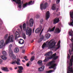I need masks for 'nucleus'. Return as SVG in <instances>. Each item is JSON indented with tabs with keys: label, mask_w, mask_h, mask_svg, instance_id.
Returning <instances> with one entry per match:
<instances>
[{
	"label": "nucleus",
	"mask_w": 73,
	"mask_h": 73,
	"mask_svg": "<svg viewBox=\"0 0 73 73\" xmlns=\"http://www.w3.org/2000/svg\"><path fill=\"white\" fill-rule=\"evenodd\" d=\"M56 42L54 41L53 39H52L49 42L48 41L46 42H44L42 45V49H44L45 47L48 46L49 49H50L51 50H54L55 51H56L60 47V41H59L56 46Z\"/></svg>",
	"instance_id": "obj_1"
},
{
	"label": "nucleus",
	"mask_w": 73,
	"mask_h": 73,
	"mask_svg": "<svg viewBox=\"0 0 73 73\" xmlns=\"http://www.w3.org/2000/svg\"><path fill=\"white\" fill-rule=\"evenodd\" d=\"M5 39H7L5 42L3 40L0 41V49L4 48L6 45L9 42H13L14 41V36L13 35L8 36V34H5L4 36Z\"/></svg>",
	"instance_id": "obj_2"
},
{
	"label": "nucleus",
	"mask_w": 73,
	"mask_h": 73,
	"mask_svg": "<svg viewBox=\"0 0 73 73\" xmlns=\"http://www.w3.org/2000/svg\"><path fill=\"white\" fill-rule=\"evenodd\" d=\"M52 54H53V52L52 51H50L45 54L44 56L47 57L45 58V60L43 61V62H47V61L49 60L52 59V58H53V59L54 60H55L57 59V58L58 57V56H56V53H55L52 55Z\"/></svg>",
	"instance_id": "obj_3"
},
{
	"label": "nucleus",
	"mask_w": 73,
	"mask_h": 73,
	"mask_svg": "<svg viewBox=\"0 0 73 73\" xmlns=\"http://www.w3.org/2000/svg\"><path fill=\"white\" fill-rule=\"evenodd\" d=\"M20 28L21 31V32H18L16 31L15 34V40H17V38H18V37H20V35H21V33L22 34V36L25 39L26 38V36L25 35V33L23 31V29L22 28V25H21L19 26Z\"/></svg>",
	"instance_id": "obj_4"
},
{
	"label": "nucleus",
	"mask_w": 73,
	"mask_h": 73,
	"mask_svg": "<svg viewBox=\"0 0 73 73\" xmlns=\"http://www.w3.org/2000/svg\"><path fill=\"white\" fill-rule=\"evenodd\" d=\"M12 47V44H10L9 46V54L10 57H12L13 60H15L16 58V56H15V54H13V51L11 50V48Z\"/></svg>",
	"instance_id": "obj_5"
},
{
	"label": "nucleus",
	"mask_w": 73,
	"mask_h": 73,
	"mask_svg": "<svg viewBox=\"0 0 73 73\" xmlns=\"http://www.w3.org/2000/svg\"><path fill=\"white\" fill-rule=\"evenodd\" d=\"M55 62L54 61H52L49 62L46 64L47 66H51L49 67L50 69L53 68L54 69H56V64H54Z\"/></svg>",
	"instance_id": "obj_6"
},
{
	"label": "nucleus",
	"mask_w": 73,
	"mask_h": 73,
	"mask_svg": "<svg viewBox=\"0 0 73 73\" xmlns=\"http://www.w3.org/2000/svg\"><path fill=\"white\" fill-rule=\"evenodd\" d=\"M26 33L27 35H29V36H30L32 34V29L29 27H27L26 29Z\"/></svg>",
	"instance_id": "obj_7"
},
{
	"label": "nucleus",
	"mask_w": 73,
	"mask_h": 73,
	"mask_svg": "<svg viewBox=\"0 0 73 73\" xmlns=\"http://www.w3.org/2000/svg\"><path fill=\"white\" fill-rule=\"evenodd\" d=\"M13 1L15 2L16 4H18V7L19 8H21V5L23 4V2H21V0H12Z\"/></svg>",
	"instance_id": "obj_8"
},
{
	"label": "nucleus",
	"mask_w": 73,
	"mask_h": 73,
	"mask_svg": "<svg viewBox=\"0 0 73 73\" xmlns=\"http://www.w3.org/2000/svg\"><path fill=\"white\" fill-rule=\"evenodd\" d=\"M20 62V60L19 59H18L17 60V61H16V60L13 61L12 62L10 63V64H12L13 65H15V64H17L18 65H21Z\"/></svg>",
	"instance_id": "obj_9"
},
{
	"label": "nucleus",
	"mask_w": 73,
	"mask_h": 73,
	"mask_svg": "<svg viewBox=\"0 0 73 73\" xmlns=\"http://www.w3.org/2000/svg\"><path fill=\"white\" fill-rule=\"evenodd\" d=\"M70 14L71 17L70 20H72V22L69 23L68 24L69 25H70V26H72L73 27V19H72V18H73V11L72 12H70Z\"/></svg>",
	"instance_id": "obj_10"
},
{
	"label": "nucleus",
	"mask_w": 73,
	"mask_h": 73,
	"mask_svg": "<svg viewBox=\"0 0 73 73\" xmlns=\"http://www.w3.org/2000/svg\"><path fill=\"white\" fill-rule=\"evenodd\" d=\"M48 4L47 3H46L44 4V5L43 4H40V8L41 10H42V9H45V8L48 7Z\"/></svg>",
	"instance_id": "obj_11"
},
{
	"label": "nucleus",
	"mask_w": 73,
	"mask_h": 73,
	"mask_svg": "<svg viewBox=\"0 0 73 73\" xmlns=\"http://www.w3.org/2000/svg\"><path fill=\"white\" fill-rule=\"evenodd\" d=\"M34 1H33V2L32 3V4H31L33 2L32 1H31L29 3H26L24 4L23 5V8H25L27 7V5H32V4H34Z\"/></svg>",
	"instance_id": "obj_12"
},
{
	"label": "nucleus",
	"mask_w": 73,
	"mask_h": 73,
	"mask_svg": "<svg viewBox=\"0 0 73 73\" xmlns=\"http://www.w3.org/2000/svg\"><path fill=\"white\" fill-rule=\"evenodd\" d=\"M41 29H42V27H41V25H40V27L38 28L35 30V33H40V31H41Z\"/></svg>",
	"instance_id": "obj_13"
},
{
	"label": "nucleus",
	"mask_w": 73,
	"mask_h": 73,
	"mask_svg": "<svg viewBox=\"0 0 73 73\" xmlns=\"http://www.w3.org/2000/svg\"><path fill=\"white\" fill-rule=\"evenodd\" d=\"M34 21L33 19H31L29 22V25L30 27H32L33 25Z\"/></svg>",
	"instance_id": "obj_14"
},
{
	"label": "nucleus",
	"mask_w": 73,
	"mask_h": 73,
	"mask_svg": "<svg viewBox=\"0 0 73 73\" xmlns=\"http://www.w3.org/2000/svg\"><path fill=\"white\" fill-rule=\"evenodd\" d=\"M50 17V13L49 11H48L46 14V20H48Z\"/></svg>",
	"instance_id": "obj_15"
},
{
	"label": "nucleus",
	"mask_w": 73,
	"mask_h": 73,
	"mask_svg": "<svg viewBox=\"0 0 73 73\" xmlns=\"http://www.w3.org/2000/svg\"><path fill=\"white\" fill-rule=\"evenodd\" d=\"M44 68H45V66H43L40 68H39L38 69V71L39 72H42L44 70Z\"/></svg>",
	"instance_id": "obj_16"
},
{
	"label": "nucleus",
	"mask_w": 73,
	"mask_h": 73,
	"mask_svg": "<svg viewBox=\"0 0 73 73\" xmlns=\"http://www.w3.org/2000/svg\"><path fill=\"white\" fill-rule=\"evenodd\" d=\"M18 68L19 70H18V72L19 73H21V72H23L22 70H23V68L22 66H19Z\"/></svg>",
	"instance_id": "obj_17"
},
{
	"label": "nucleus",
	"mask_w": 73,
	"mask_h": 73,
	"mask_svg": "<svg viewBox=\"0 0 73 73\" xmlns=\"http://www.w3.org/2000/svg\"><path fill=\"white\" fill-rule=\"evenodd\" d=\"M59 21V18H56L54 20L53 23L54 24H56V23H58Z\"/></svg>",
	"instance_id": "obj_18"
},
{
	"label": "nucleus",
	"mask_w": 73,
	"mask_h": 73,
	"mask_svg": "<svg viewBox=\"0 0 73 73\" xmlns=\"http://www.w3.org/2000/svg\"><path fill=\"white\" fill-rule=\"evenodd\" d=\"M61 32V31L60 30V29L58 27H57L55 30V33H59Z\"/></svg>",
	"instance_id": "obj_19"
},
{
	"label": "nucleus",
	"mask_w": 73,
	"mask_h": 73,
	"mask_svg": "<svg viewBox=\"0 0 73 73\" xmlns=\"http://www.w3.org/2000/svg\"><path fill=\"white\" fill-rule=\"evenodd\" d=\"M55 27L54 26L51 29L50 28H49L48 29V32H53L54 31V29H55Z\"/></svg>",
	"instance_id": "obj_20"
},
{
	"label": "nucleus",
	"mask_w": 73,
	"mask_h": 73,
	"mask_svg": "<svg viewBox=\"0 0 73 73\" xmlns=\"http://www.w3.org/2000/svg\"><path fill=\"white\" fill-rule=\"evenodd\" d=\"M24 41L22 39H20V40H19V44H24Z\"/></svg>",
	"instance_id": "obj_21"
},
{
	"label": "nucleus",
	"mask_w": 73,
	"mask_h": 73,
	"mask_svg": "<svg viewBox=\"0 0 73 73\" xmlns=\"http://www.w3.org/2000/svg\"><path fill=\"white\" fill-rule=\"evenodd\" d=\"M45 38H47V39H48L50 38V34H47L45 35Z\"/></svg>",
	"instance_id": "obj_22"
},
{
	"label": "nucleus",
	"mask_w": 73,
	"mask_h": 73,
	"mask_svg": "<svg viewBox=\"0 0 73 73\" xmlns=\"http://www.w3.org/2000/svg\"><path fill=\"white\" fill-rule=\"evenodd\" d=\"M2 70L5 72H9V70L8 69V68L6 67H3L2 68Z\"/></svg>",
	"instance_id": "obj_23"
},
{
	"label": "nucleus",
	"mask_w": 73,
	"mask_h": 73,
	"mask_svg": "<svg viewBox=\"0 0 73 73\" xmlns=\"http://www.w3.org/2000/svg\"><path fill=\"white\" fill-rule=\"evenodd\" d=\"M15 53H18L19 52V49L18 48H15L14 50Z\"/></svg>",
	"instance_id": "obj_24"
},
{
	"label": "nucleus",
	"mask_w": 73,
	"mask_h": 73,
	"mask_svg": "<svg viewBox=\"0 0 73 73\" xmlns=\"http://www.w3.org/2000/svg\"><path fill=\"white\" fill-rule=\"evenodd\" d=\"M52 10H55L56 9V5L53 4L52 7Z\"/></svg>",
	"instance_id": "obj_25"
},
{
	"label": "nucleus",
	"mask_w": 73,
	"mask_h": 73,
	"mask_svg": "<svg viewBox=\"0 0 73 73\" xmlns=\"http://www.w3.org/2000/svg\"><path fill=\"white\" fill-rule=\"evenodd\" d=\"M1 58H2V59L4 60H7V58L6 56H5L3 55L1 56Z\"/></svg>",
	"instance_id": "obj_26"
},
{
	"label": "nucleus",
	"mask_w": 73,
	"mask_h": 73,
	"mask_svg": "<svg viewBox=\"0 0 73 73\" xmlns=\"http://www.w3.org/2000/svg\"><path fill=\"white\" fill-rule=\"evenodd\" d=\"M42 37H41V38H40L39 40V41H38V42H40L41 41L43 40V38H44V36L43 35H42Z\"/></svg>",
	"instance_id": "obj_27"
},
{
	"label": "nucleus",
	"mask_w": 73,
	"mask_h": 73,
	"mask_svg": "<svg viewBox=\"0 0 73 73\" xmlns=\"http://www.w3.org/2000/svg\"><path fill=\"white\" fill-rule=\"evenodd\" d=\"M42 61L41 60H39L38 62V64L39 65H42Z\"/></svg>",
	"instance_id": "obj_28"
},
{
	"label": "nucleus",
	"mask_w": 73,
	"mask_h": 73,
	"mask_svg": "<svg viewBox=\"0 0 73 73\" xmlns=\"http://www.w3.org/2000/svg\"><path fill=\"white\" fill-rule=\"evenodd\" d=\"M23 29L24 30V31H25V29L26 28V24L25 23L23 25Z\"/></svg>",
	"instance_id": "obj_29"
},
{
	"label": "nucleus",
	"mask_w": 73,
	"mask_h": 73,
	"mask_svg": "<svg viewBox=\"0 0 73 73\" xmlns=\"http://www.w3.org/2000/svg\"><path fill=\"white\" fill-rule=\"evenodd\" d=\"M2 54L4 56H7V53L5 51H3L2 52Z\"/></svg>",
	"instance_id": "obj_30"
},
{
	"label": "nucleus",
	"mask_w": 73,
	"mask_h": 73,
	"mask_svg": "<svg viewBox=\"0 0 73 73\" xmlns=\"http://www.w3.org/2000/svg\"><path fill=\"white\" fill-rule=\"evenodd\" d=\"M34 59H35V56H32V57H31V61H32L33 60H34Z\"/></svg>",
	"instance_id": "obj_31"
},
{
	"label": "nucleus",
	"mask_w": 73,
	"mask_h": 73,
	"mask_svg": "<svg viewBox=\"0 0 73 73\" xmlns=\"http://www.w3.org/2000/svg\"><path fill=\"white\" fill-rule=\"evenodd\" d=\"M54 72V71H53L52 70H51L48 71V73H52V72Z\"/></svg>",
	"instance_id": "obj_32"
},
{
	"label": "nucleus",
	"mask_w": 73,
	"mask_h": 73,
	"mask_svg": "<svg viewBox=\"0 0 73 73\" xmlns=\"http://www.w3.org/2000/svg\"><path fill=\"white\" fill-rule=\"evenodd\" d=\"M60 0H57L56 1L57 4H58L60 3Z\"/></svg>",
	"instance_id": "obj_33"
},
{
	"label": "nucleus",
	"mask_w": 73,
	"mask_h": 73,
	"mask_svg": "<svg viewBox=\"0 0 73 73\" xmlns=\"http://www.w3.org/2000/svg\"><path fill=\"white\" fill-rule=\"evenodd\" d=\"M43 19H41L40 20V23L41 24L42 23V22H43Z\"/></svg>",
	"instance_id": "obj_34"
},
{
	"label": "nucleus",
	"mask_w": 73,
	"mask_h": 73,
	"mask_svg": "<svg viewBox=\"0 0 73 73\" xmlns=\"http://www.w3.org/2000/svg\"><path fill=\"white\" fill-rule=\"evenodd\" d=\"M24 58L25 60H26V61H27V60H28V59H27V56H25Z\"/></svg>",
	"instance_id": "obj_35"
},
{
	"label": "nucleus",
	"mask_w": 73,
	"mask_h": 73,
	"mask_svg": "<svg viewBox=\"0 0 73 73\" xmlns=\"http://www.w3.org/2000/svg\"><path fill=\"white\" fill-rule=\"evenodd\" d=\"M3 62V60L0 59V64H1Z\"/></svg>",
	"instance_id": "obj_36"
},
{
	"label": "nucleus",
	"mask_w": 73,
	"mask_h": 73,
	"mask_svg": "<svg viewBox=\"0 0 73 73\" xmlns=\"http://www.w3.org/2000/svg\"><path fill=\"white\" fill-rule=\"evenodd\" d=\"M43 30H44V29H43L40 32V37H41V35L42 33V31H43Z\"/></svg>",
	"instance_id": "obj_37"
},
{
	"label": "nucleus",
	"mask_w": 73,
	"mask_h": 73,
	"mask_svg": "<svg viewBox=\"0 0 73 73\" xmlns=\"http://www.w3.org/2000/svg\"><path fill=\"white\" fill-rule=\"evenodd\" d=\"M25 52V50H23L22 51V53H24Z\"/></svg>",
	"instance_id": "obj_38"
},
{
	"label": "nucleus",
	"mask_w": 73,
	"mask_h": 73,
	"mask_svg": "<svg viewBox=\"0 0 73 73\" xmlns=\"http://www.w3.org/2000/svg\"><path fill=\"white\" fill-rule=\"evenodd\" d=\"M35 17L36 18H38V17H39V15H36V16Z\"/></svg>",
	"instance_id": "obj_39"
},
{
	"label": "nucleus",
	"mask_w": 73,
	"mask_h": 73,
	"mask_svg": "<svg viewBox=\"0 0 73 73\" xmlns=\"http://www.w3.org/2000/svg\"><path fill=\"white\" fill-rule=\"evenodd\" d=\"M71 40L72 42H73V37H71Z\"/></svg>",
	"instance_id": "obj_40"
},
{
	"label": "nucleus",
	"mask_w": 73,
	"mask_h": 73,
	"mask_svg": "<svg viewBox=\"0 0 73 73\" xmlns=\"http://www.w3.org/2000/svg\"><path fill=\"white\" fill-rule=\"evenodd\" d=\"M26 65L27 66H29V63H28Z\"/></svg>",
	"instance_id": "obj_41"
},
{
	"label": "nucleus",
	"mask_w": 73,
	"mask_h": 73,
	"mask_svg": "<svg viewBox=\"0 0 73 73\" xmlns=\"http://www.w3.org/2000/svg\"><path fill=\"white\" fill-rule=\"evenodd\" d=\"M68 59H69V58H70V56H69V54H68Z\"/></svg>",
	"instance_id": "obj_42"
},
{
	"label": "nucleus",
	"mask_w": 73,
	"mask_h": 73,
	"mask_svg": "<svg viewBox=\"0 0 73 73\" xmlns=\"http://www.w3.org/2000/svg\"><path fill=\"white\" fill-rule=\"evenodd\" d=\"M22 62H25V60H22Z\"/></svg>",
	"instance_id": "obj_43"
},
{
	"label": "nucleus",
	"mask_w": 73,
	"mask_h": 73,
	"mask_svg": "<svg viewBox=\"0 0 73 73\" xmlns=\"http://www.w3.org/2000/svg\"><path fill=\"white\" fill-rule=\"evenodd\" d=\"M10 70H13L12 68H10Z\"/></svg>",
	"instance_id": "obj_44"
},
{
	"label": "nucleus",
	"mask_w": 73,
	"mask_h": 73,
	"mask_svg": "<svg viewBox=\"0 0 73 73\" xmlns=\"http://www.w3.org/2000/svg\"><path fill=\"white\" fill-rule=\"evenodd\" d=\"M33 54V52L31 53V54Z\"/></svg>",
	"instance_id": "obj_45"
},
{
	"label": "nucleus",
	"mask_w": 73,
	"mask_h": 73,
	"mask_svg": "<svg viewBox=\"0 0 73 73\" xmlns=\"http://www.w3.org/2000/svg\"><path fill=\"white\" fill-rule=\"evenodd\" d=\"M15 69H17V67H16L15 68Z\"/></svg>",
	"instance_id": "obj_46"
},
{
	"label": "nucleus",
	"mask_w": 73,
	"mask_h": 73,
	"mask_svg": "<svg viewBox=\"0 0 73 73\" xmlns=\"http://www.w3.org/2000/svg\"><path fill=\"white\" fill-rule=\"evenodd\" d=\"M67 64H69V62H67Z\"/></svg>",
	"instance_id": "obj_47"
},
{
	"label": "nucleus",
	"mask_w": 73,
	"mask_h": 73,
	"mask_svg": "<svg viewBox=\"0 0 73 73\" xmlns=\"http://www.w3.org/2000/svg\"><path fill=\"white\" fill-rule=\"evenodd\" d=\"M33 41H34V40H33L32 41V42H33Z\"/></svg>",
	"instance_id": "obj_48"
},
{
	"label": "nucleus",
	"mask_w": 73,
	"mask_h": 73,
	"mask_svg": "<svg viewBox=\"0 0 73 73\" xmlns=\"http://www.w3.org/2000/svg\"><path fill=\"white\" fill-rule=\"evenodd\" d=\"M70 1H73V0H70Z\"/></svg>",
	"instance_id": "obj_49"
},
{
	"label": "nucleus",
	"mask_w": 73,
	"mask_h": 73,
	"mask_svg": "<svg viewBox=\"0 0 73 73\" xmlns=\"http://www.w3.org/2000/svg\"><path fill=\"white\" fill-rule=\"evenodd\" d=\"M35 29H34L33 30V31H34V30Z\"/></svg>",
	"instance_id": "obj_50"
}]
</instances>
